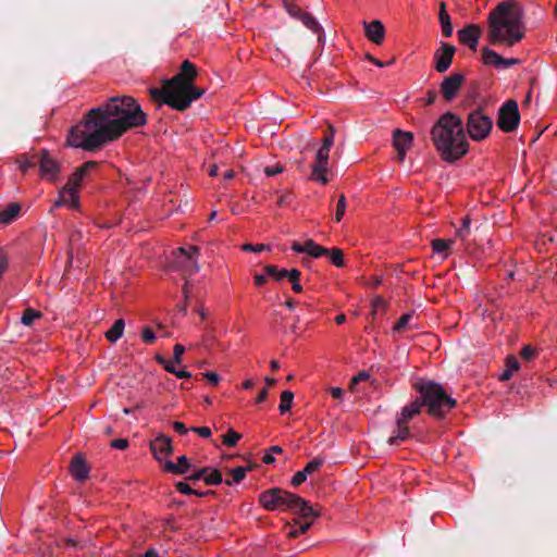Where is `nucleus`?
<instances>
[{
  "instance_id": "1",
  "label": "nucleus",
  "mask_w": 557,
  "mask_h": 557,
  "mask_svg": "<svg viewBox=\"0 0 557 557\" xmlns=\"http://www.w3.org/2000/svg\"><path fill=\"white\" fill-rule=\"evenodd\" d=\"M147 116L131 96L112 97L90 109L67 134V145L94 151L119 139L128 129L146 125Z\"/></svg>"
},
{
  "instance_id": "2",
  "label": "nucleus",
  "mask_w": 557,
  "mask_h": 557,
  "mask_svg": "<svg viewBox=\"0 0 557 557\" xmlns=\"http://www.w3.org/2000/svg\"><path fill=\"white\" fill-rule=\"evenodd\" d=\"M487 39L491 45L510 49L525 37L524 12L516 0L498 3L487 16Z\"/></svg>"
},
{
  "instance_id": "3",
  "label": "nucleus",
  "mask_w": 557,
  "mask_h": 557,
  "mask_svg": "<svg viewBox=\"0 0 557 557\" xmlns=\"http://www.w3.org/2000/svg\"><path fill=\"white\" fill-rule=\"evenodd\" d=\"M196 76V66L185 60L182 63L181 72L168 81L162 88L150 89V95L154 100H160L173 109L184 111L194 100L205 94V89L194 85Z\"/></svg>"
},
{
  "instance_id": "4",
  "label": "nucleus",
  "mask_w": 557,
  "mask_h": 557,
  "mask_svg": "<svg viewBox=\"0 0 557 557\" xmlns=\"http://www.w3.org/2000/svg\"><path fill=\"white\" fill-rule=\"evenodd\" d=\"M431 139L446 162H454L468 153L462 121L454 113L447 112L437 120L431 129Z\"/></svg>"
},
{
  "instance_id": "5",
  "label": "nucleus",
  "mask_w": 557,
  "mask_h": 557,
  "mask_svg": "<svg viewBox=\"0 0 557 557\" xmlns=\"http://www.w3.org/2000/svg\"><path fill=\"white\" fill-rule=\"evenodd\" d=\"M414 389L420 394L422 405L428 406L429 413L434 417H443L456 405V400L435 382L419 381L414 384Z\"/></svg>"
},
{
  "instance_id": "6",
  "label": "nucleus",
  "mask_w": 557,
  "mask_h": 557,
  "mask_svg": "<svg viewBox=\"0 0 557 557\" xmlns=\"http://www.w3.org/2000/svg\"><path fill=\"white\" fill-rule=\"evenodd\" d=\"M467 132L474 141L484 140L493 128V120L482 110H474L469 113L467 119Z\"/></svg>"
},
{
  "instance_id": "7",
  "label": "nucleus",
  "mask_w": 557,
  "mask_h": 557,
  "mask_svg": "<svg viewBox=\"0 0 557 557\" xmlns=\"http://www.w3.org/2000/svg\"><path fill=\"white\" fill-rule=\"evenodd\" d=\"M295 494L280 488H272L260 494L259 502L268 510L289 509Z\"/></svg>"
},
{
  "instance_id": "8",
  "label": "nucleus",
  "mask_w": 557,
  "mask_h": 557,
  "mask_svg": "<svg viewBox=\"0 0 557 557\" xmlns=\"http://www.w3.org/2000/svg\"><path fill=\"white\" fill-rule=\"evenodd\" d=\"M198 257L199 248L197 246L178 248L174 251V263L187 275H194L200 269L198 263Z\"/></svg>"
},
{
  "instance_id": "9",
  "label": "nucleus",
  "mask_w": 557,
  "mask_h": 557,
  "mask_svg": "<svg viewBox=\"0 0 557 557\" xmlns=\"http://www.w3.org/2000/svg\"><path fill=\"white\" fill-rule=\"evenodd\" d=\"M520 122L518 103L515 100L506 101L499 109L497 126L506 133L513 132Z\"/></svg>"
},
{
  "instance_id": "10",
  "label": "nucleus",
  "mask_w": 557,
  "mask_h": 557,
  "mask_svg": "<svg viewBox=\"0 0 557 557\" xmlns=\"http://www.w3.org/2000/svg\"><path fill=\"white\" fill-rule=\"evenodd\" d=\"M39 174L42 178L54 182L61 171L60 161L48 150L44 149L38 154Z\"/></svg>"
},
{
  "instance_id": "11",
  "label": "nucleus",
  "mask_w": 557,
  "mask_h": 557,
  "mask_svg": "<svg viewBox=\"0 0 557 557\" xmlns=\"http://www.w3.org/2000/svg\"><path fill=\"white\" fill-rule=\"evenodd\" d=\"M465 77L460 73H453L445 77L441 85L443 97L447 101H451L458 94L463 84Z\"/></svg>"
},
{
  "instance_id": "12",
  "label": "nucleus",
  "mask_w": 557,
  "mask_h": 557,
  "mask_svg": "<svg viewBox=\"0 0 557 557\" xmlns=\"http://www.w3.org/2000/svg\"><path fill=\"white\" fill-rule=\"evenodd\" d=\"M455 47L449 44H442L440 49L434 53L435 69L440 73L446 72L453 62Z\"/></svg>"
},
{
  "instance_id": "13",
  "label": "nucleus",
  "mask_w": 557,
  "mask_h": 557,
  "mask_svg": "<svg viewBox=\"0 0 557 557\" xmlns=\"http://www.w3.org/2000/svg\"><path fill=\"white\" fill-rule=\"evenodd\" d=\"M54 207H67L70 209H77L79 207L78 190L75 189V187L66 184L59 190Z\"/></svg>"
},
{
  "instance_id": "14",
  "label": "nucleus",
  "mask_w": 557,
  "mask_h": 557,
  "mask_svg": "<svg viewBox=\"0 0 557 557\" xmlns=\"http://www.w3.org/2000/svg\"><path fill=\"white\" fill-rule=\"evenodd\" d=\"M150 449L154 458L159 462L168 461V457L172 454V443L170 437L160 435L150 443Z\"/></svg>"
},
{
  "instance_id": "15",
  "label": "nucleus",
  "mask_w": 557,
  "mask_h": 557,
  "mask_svg": "<svg viewBox=\"0 0 557 557\" xmlns=\"http://www.w3.org/2000/svg\"><path fill=\"white\" fill-rule=\"evenodd\" d=\"M394 147L397 151L399 162L405 160L407 151L412 147L413 135L410 132L396 129L393 136Z\"/></svg>"
},
{
  "instance_id": "16",
  "label": "nucleus",
  "mask_w": 557,
  "mask_h": 557,
  "mask_svg": "<svg viewBox=\"0 0 557 557\" xmlns=\"http://www.w3.org/2000/svg\"><path fill=\"white\" fill-rule=\"evenodd\" d=\"M458 37L461 44L475 51L481 37V28L475 24H469L465 28L458 30Z\"/></svg>"
},
{
  "instance_id": "17",
  "label": "nucleus",
  "mask_w": 557,
  "mask_h": 557,
  "mask_svg": "<svg viewBox=\"0 0 557 557\" xmlns=\"http://www.w3.org/2000/svg\"><path fill=\"white\" fill-rule=\"evenodd\" d=\"M292 250L297 253H307L312 258H320L329 253V249L318 245L312 239L306 240L305 244L294 243Z\"/></svg>"
},
{
  "instance_id": "18",
  "label": "nucleus",
  "mask_w": 557,
  "mask_h": 557,
  "mask_svg": "<svg viewBox=\"0 0 557 557\" xmlns=\"http://www.w3.org/2000/svg\"><path fill=\"white\" fill-rule=\"evenodd\" d=\"M364 34L367 38L375 44L381 45L385 37V28L381 21L374 20L371 22H363Z\"/></svg>"
},
{
  "instance_id": "19",
  "label": "nucleus",
  "mask_w": 557,
  "mask_h": 557,
  "mask_svg": "<svg viewBox=\"0 0 557 557\" xmlns=\"http://www.w3.org/2000/svg\"><path fill=\"white\" fill-rule=\"evenodd\" d=\"M71 474L77 481H85L89 475V467L82 454H76L70 463Z\"/></svg>"
},
{
  "instance_id": "20",
  "label": "nucleus",
  "mask_w": 557,
  "mask_h": 557,
  "mask_svg": "<svg viewBox=\"0 0 557 557\" xmlns=\"http://www.w3.org/2000/svg\"><path fill=\"white\" fill-rule=\"evenodd\" d=\"M97 163L95 161H87L79 168L75 170V172L70 176L67 181V185L75 187L78 190L79 186L87 177V175L96 168Z\"/></svg>"
},
{
  "instance_id": "21",
  "label": "nucleus",
  "mask_w": 557,
  "mask_h": 557,
  "mask_svg": "<svg viewBox=\"0 0 557 557\" xmlns=\"http://www.w3.org/2000/svg\"><path fill=\"white\" fill-rule=\"evenodd\" d=\"M422 401L420 398H416L413 401H411L409 405L404 407L401 409L400 414L397 418V425H403L404 423H407L409 420H411L413 417L420 413L422 408Z\"/></svg>"
},
{
  "instance_id": "22",
  "label": "nucleus",
  "mask_w": 557,
  "mask_h": 557,
  "mask_svg": "<svg viewBox=\"0 0 557 557\" xmlns=\"http://www.w3.org/2000/svg\"><path fill=\"white\" fill-rule=\"evenodd\" d=\"M297 18L300 20L308 29L318 35L319 42H324L323 28L310 13L301 11Z\"/></svg>"
},
{
  "instance_id": "23",
  "label": "nucleus",
  "mask_w": 557,
  "mask_h": 557,
  "mask_svg": "<svg viewBox=\"0 0 557 557\" xmlns=\"http://www.w3.org/2000/svg\"><path fill=\"white\" fill-rule=\"evenodd\" d=\"M289 509L295 510V512L302 518L319 516V513L309 505L307 500L297 495H295L293 505H290Z\"/></svg>"
},
{
  "instance_id": "24",
  "label": "nucleus",
  "mask_w": 557,
  "mask_h": 557,
  "mask_svg": "<svg viewBox=\"0 0 557 557\" xmlns=\"http://www.w3.org/2000/svg\"><path fill=\"white\" fill-rule=\"evenodd\" d=\"M329 172V162H322L314 160L312 164V171H311V180L322 184L326 185L329 182V178L326 176Z\"/></svg>"
},
{
  "instance_id": "25",
  "label": "nucleus",
  "mask_w": 557,
  "mask_h": 557,
  "mask_svg": "<svg viewBox=\"0 0 557 557\" xmlns=\"http://www.w3.org/2000/svg\"><path fill=\"white\" fill-rule=\"evenodd\" d=\"M191 468V465L189 463L186 456H181L177 459V463H174L170 460L165 461L164 469L172 473H180L185 474L187 473Z\"/></svg>"
},
{
  "instance_id": "26",
  "label": "nucleus",
  "mask_w": 557,
  "mask_h": 557,
  "mask_svg": "<svg viewBox=\"0 0 557 557\" xmlns=\"http://www.w3.org/2000/svg\"><path fill=\"white\" fill-rule=\"evenodd\" d=\"M454 243V239L435 238L431 242V247L434 253L441 255L442 259H446Z\"/></svg>"
},
{
  "instance_id": "27",
  "label": "nucleus",
  "mask_w": 557,
  "mask_h": 557,
  "mask_svg": "<svg viewBox=\"0 0 557 557\" xmlns=\"http://www.w3.org/2000/svg\"><path fill=\"white\" fill-rule=\"evenodd\" d=\"M482 60L487 65L502 69L503 57L487 47L482 49Z\"/></svg>"
},
{
  "instance_id": "28",
  "label": "nucleus",
  "mask_w": 557,
  "mask_h": 557,
  "mask_svg": "<svg viewBox=\"0 0 557 557\" xmlns=\"http://www.w3.org/2000/svg\"><path fill=\"white\" fill-rule=\"evenodd\" d=\"M438 17H440V23L442 25L443 34L446 37H450L453 35V26H451V22H450V16L446 11V4L444 2H442L440 4Z\"/></svg>"
},
{
  "instance_id": "29",
  "label": "nucleus",
  "mask_w": 557,
  "mask_h": 557,
  "mask_svg": "<svg viewBox=\"0 0 557 557\" xmlns=\"http://www.w3.org/2000/svg\"><path fill=\"white\" fill-rule=\"evenodd\" d=\"M124 326H125L124 320H122V319L116 320L114 322V324L111 326V329L106 332V338L110 343L117 342L123 336Z\"/></svg>"
},
{
  "instance_id": "30",
  "label": "nucleus",
  "mask_w": 557,
  "mask_h": 557,
  "mask_svg": "<svg viewBox=\"0 0 557 557\" xmlns=\"http://www.w3.org/2000/svg\"><path fill=\"white\" fill-rule=\"evenodd\" d=\"M520 369V364L518 359L515 356H508L506 358V368L502 372L499 380L507 381L509 380L515 372H517Z\"/></svg>"
},
{
  "instance_id": "31",
  "label": "nucleus",
  "mask_w": 557,
  "mask_h": 557,
  "mask_svg": "<svg viewBox=\"0 0 557 557\" xmlns=\"http://www.w3.org/2000/svg\"><path fill=\"white\" fill-rule=\"evenodd\" d=\"M21 208L17 203H11L7 209L0 212V223L8 224L13 221Z\"/></svg>"
},
{
  "instance_id": "32",
  "label": "nucleus",
  "mask_w": 557,
  "mask_h": 557,
  "mask_svg": "<svg viewBox=\"0 0 557 557\" xmlns=\"http://www.w3.org/2000/svg\"><path fill=\"white\" fill-rule=\"evenodd\" d=\"M249 470H250L249 467H237V468L230 470L232 480H226L225 484L231 486L233 484H237V483L242 482Z\"/></svg>"
},
{
  "instance_id": "33",
  "label": "nucleus",
  "mask_w": 557,
  "mask_h": 557,
  "mask_svg": "<svg viewBox=\"0 0 557 557\" xmlns=\"http://www.w3.org/2000/svg\"><path fill=\"white\" fill-rule=\"evenodd\" d=\"M294 394L290 391H284L281 393V400L278 405V411L284 414L288 412L293 406Z\"/></svg>"
},
{
  "instance_id": "34",
  "label": "nucleus",
  "mask_w": 557,
  "mask_h": 557,
  "mask_svg": "<svg viewBox=\"0 0 557 557\" xmlns=\"http://www.w3.org/2000/svg\"><path fill=\"white\" fill-rule=\"evenodd\" d=\"M41 318V312L38 311V310H35V309H32V308H27L24 312H23V315L21 318V322L26 325V326H29L33 324V322L37 319H40Z\"/></svg>"
},
{
  "instance_id": "35",
  "label": "nucleus",
  "mask_w": 557,
  "mask_h": 557,
  "mask_svg": "<svg viewBox=\"0 0 557 557\" xmlns=\"http://www.w3.org/2000/svg\"><path fill=\"white\" fill-rule=\"evenodd\" d=\"M203 481L206 484H209V485L220 484L222 482V474L216 469L208 468V472L205 474Z\"/></svg>"
},
{
  "instance_id": "36",
  "label": "nucleus",
  "mask_w": 557,
  "mask_h": 557,
  "mask_svg": "<svg viewBox=\"0 0 557 557\" xmlns=\"http://www.w3.org/2000/svg\"><path fill=\"white\" fill-rule=\"evenodd\" d=\"M323 463L324 458L315 457L312 460H310L301 471L305 472L307 476H309L310 474L318 471Z\"/></svg>"
},
{
  "instance_id": "37",
  "label": "nucleus",
  "mask_w": 557,
  "mask_h": 557,
  "mask_svg": "<svg viewBox=\"0 0 557 557\" xmlns=\"http://www.w3.org/2000/svg\"><path fill=\"white\" fill-rule=\"evenodd\" d=\"M288 271L286 269H278L275 265H267L265 272L268 275L272 276L276 281H281L283 277L288 275Z\"/></svg>"
},
{
  "instance_id": "38",
  "label": "nucleus",
  "mask_w": 557,
  "mask_h": 557,
  "mask_svg": "<svg viewBox=\"0 0 557 557\" xmlns=\"http://www.w3.org/2000/svg\"><path fill=\"white\" fill-rule=\"evenodd\" d=\"M242 438V435L234 430L230 429L226 434L223 435L222 442L228 447H233Z\"/></svg>"
},
{
  "instance_id": "39",
  "label": "nucleus",
  "mask_w": 557,
  "mask_h": 557,
  "mask_svg": "<svg viewBox=\"0 0 557 557\" xmlns=\"http://www.w3.org/2000/svg\"><path fill=\"white\" fill-rule=\"evenodd\" d=\"M408 434H409V431H408L406 423H404L403 425H397V433L395 436H391L388 438V444L394 445V444H396V442L398 440L404 441L408 437Z\"/></svg>"
},
{
  "instance_id": "40",
  "label": "nucleus",
  "mask_w": 557,
  "mask_h": 557,
  "mask_svg": "<svg viewBox=\"0 0 557 557\" xmlns=\"http://www.w3.org/2000/svg\"><path fill=\"white\" fill-rule=\"evenodd\" d=\"M330 256V260L332 261V263L338 268L343 267L345 261H344V255H343V251L338 248H333L332 250H329V253Z\"/></svg>"
},
{
  "instance_id": "41",
  "label": "nucleus",
  "mask_w": 557,
  "mask_h": 557,
  "mask_svg": "<svg viewBox=\"0 0 557 557\" xmlns=\"http://www.w3.org/2000/svg\"><path fill=\"white\" fill-rule=\"evenodd\" d=\"M347 208V201L344 195H341L336 205V211H335V221L341 222L343 216L345 215Z\"/></svg>"
},
{
  "instance_id": "42",
  "label": "nucleus",
  "mask_w": 557,
  "mask_h": 557,
  "mask_svg": "<svg viewBox=\"0 0 557 557\" xmlns=\"http://www.w3.org/2000/svg\"><path fill=\"white\" fill-rule=\"evenodd\" d=\"M287 277L293 283V286H292L293 290L296 293H300L302 290V286L298 282L299 277H300V271L297 269H292L288 271Z\"/></svg>"
},
{
  "instance_id": "43",
  "label": "nucleus",
  "mask_w": 557,
  "mask_h": 557,
  "mask_svg": "<svg viewBox=\"0 0 557 557\" xmlns=\"http://www.w3.org/2000/svg\"><path fill=\"white\" fill-rule=\"evenodd\" d=\"M470 218L465 216L462 220V225L460 228L456 231V237L460 238L462 242L467 240L468 233L470 231Z\"/></svg>"
},
{
  "instance_id": "44",
  "label": "nucleus",
  "mask_w": 557,
  "mask_h": 557,
  "mask_svg": "<svg viewBox=\"0 0 557 557\" xmlns=\"http://www.w3.org/2000/svg\"><path fill=\"white\" fill-rule=\"evenodd\" d=\"M312 522H304V523H300L298 528H292L287 535L289 537H297L299 536L300 534H305L309 528L311 527Z\"/></svg>"
},
{
  "instance_id": "45",
  "label": "nucleus",
  "mask_w": 557,
  "mask_h": 557,
  "mask_svg": "<svg viewBox=\"0 0 557 557\" xmlns=\"http://www.w3.org/2000/svg\"><path fill=\"white\" fill-rule=\"evenodd\" d=\"M16 163L23 173L35 165L34 161L26 154L21 156Z\"/></svg>"
},
{
  "instance_id": "46",
  "label": "nucleus",
  "mask_w": 557,
  "mask_h": 557,
  "mask_svg": "<svg viewBox=\"0 0 557 557\" xmlns=\"http://www.w3.org/2000/svg\"><path fill=\"white\" fill-rule=\"evenodd\" d=\"M283 7L285 8V10L287 11V13L292 16V17H295L297 18V16L300 14V12L302 11L301 9H299L293 1H289V0H283Z\"/></svg>"
},
{
  "instance_id": "47",
  "label": "nucleus",
  "mask_w": 557,
  "mask_h": 557,
  "mask_svg": "<svg viewBox=\"0 0 557 557\" xmlns=\"http://www.w3.org/2000/svg\"><path fill=\"white\" fill-rule=\"evenodd\" d=\"M411 318H412V315L409 313L403 314L399 318V320L397 321V323L395 324L394 331L395 332L404 331L409 325V321L411 320Z\"/></svg>"
},
{
  "instance_id": "48",
  "label": "nucleus",
  "mask_w": 557,
  "mask_h": 557,
  "mask_svg": "<svg viewBox=\"0 0 557 557\" xmlns=\"http://www.w3.org/2000/svg\"><path fill=\"white\" fill-rule=\"evenodd\" d=\"M176 488H177V491H178L180 493L185 494V495H193V494L198 495V496H202V495H205V493H198V492L194 491V490L189 486V484H187L186 482H178V483L176 484Z\"/></svg>"
},
{
  "instance_id": "49",
  "label": "nucleus",
  "mask_w": 557,
  "mask_h": 557,
  "mask_svg": "<svg viewBox=\"0 0 557 557\" xmlns=\"http://www.w3.org/2000/svg\"><path fill=\"white\" fill-rule=\"evenodd\" d=\"M385 308H386V302L382 297L377 296L372 300V314L375 315L380 311H384Z\"/></svg>"
},
{
  "instance_id": "50",
  "label": "nucleus",
  "mask_w": 557,
  "mask_h": 557,
  "mask_svg": "<svg viewBox=\"0 0 557 557\" xmlns=\"http://www.w3.org/2000/svg\"><path fill=\"white\" fill-rule=\"evenodd\" d=\"M141 338L146 344H152L156 341L154 332L150 327H144Z\"/></svg>"
},
{
  "instance_id": "51",
  "label": "nucleus",
  "mask_w": 557,
  "mask_h": 557,
  "mask_svg": "<svg viewBox=\"0 0 557 557\" xmlns=\"http://www.w3.org/2000/svg\"><path fill=\"white\" fill-rule=\"evenodd\" d=\"M185 352V347L181 344H176L173 348V359L174 361L180 364L182 363V356Z\"/></svg>"
},
{
  "instance_id": "52",
  "label": "nucleus",
  "mask_w": 557,
  "mask_h": 557,
  "mask_svg": "<svg viewBox=\"0 0 557 557\" xmlns=\"http://www.w3.org/2000/svg\"><path fill=\"white\" fill-rule=\"evenodd\" d=\"M242 248L245 251H252V252H261V251H263L265 249H269V247L263 245V244H257V245L245 244V245H243Z\"/></svg>"
},
{
  "instance_id": "53",
  "label": "nucleus",
  "mask_w": 557,
  "mask_h": 557,
  "mask_svg": "<svg viewBox=\"0 0 557 557\" xmlns=\"http://www.w3.org/2000/svg\"><path fill=\"white\" fill-rule=\"evenodd\" d=\"M307 475L302 471L296 472L292 478V484L294 486H299L301 483H304L307 480Z\"/></svg>"
},
{
  "instance_id": "54",
  "label": "nucleus",
  "mask_w": 557,
  "mask_h": 557,
  "mask_svg": "<svg viewBox=\"0 0 557 557\" xmlns=\"http://www.w3.org/2000/svg\"><path fill=\"white\" fill-rule=\"evenodd\" d=\"M157 359H158V361H159V362H161V363L164 366V369H165L168 372H170V373H172V374H174V373H175L176 368H175V366H174V364H175L176 362L174 361V359H173L172 361H165L164 359H162V358H160V357H158Z\"/></svg>"
},
{
  "instance_id": "55",
  "label": "nucleus",
  "mask_w": 557,
  "mask_h": 557,
  "mask_svg": "<svg viewBox=\"0 0 557 557\" xmlns=\"http://www.w3.org/2000/svg\"><path fill=\"white\" fill-rule=\"evenodd\" d=\"M202 375L213 385H218L220 383L221 379L216 372H205Z\"/></svg>"
},
{
  "instance_id": "56",
  "label": "nucleus",
  "mask_w": 557,
  "mask_h": 557,
  "mask_svg": "<svg viewBox=\"0 0 557 557\" xmlns=\"http://www.w3.org/2000/svg\"><path fill=\"white\" fill-rule=\"evenodd\" d=\"M190 431L198 433L202 437L211 436V430L208 426H194L190 429Z\"/></svg>"
},
{
  "instance_id": "57",
  "label": "nucleus",
  "mask_w": 557,
  "mask_h": 557,
  "mask_svg": "<svg viewBox=\"0 0 557 557\" xmlns=\"http://www.w3.org/2000/svg\"><path fill=\"white\" fill-rule=\"evenodd\" d=\"M8 269V258L5 253L0 249V280L2 278L3 273Z\"/></svg>"
},
{
  "instance_id": "58",
  "label": "nucleus",
  "mask_w": 557,
  "mask_h": 557,
  "mask_svg": "<svg viewBox=\"0 0 557 557\" xmlns=\"http://www.w3.org/2000/svg\"><path fill=\"white\" fill-rule=\"evenodd\" d=\"M330 150L320 147L315 154V160L322 162H329Z\"/></svg>"
},
{
  "instance_id": "59",
  "label": "nucleus",
  "mask_w": 557,
  "mask_h": 557,
  "mask_svg": "<svg viewBox=\"0 0 557 557\" xmlns=\"http://www.w3.org/2000/svg\"><path fill=\"white\" fill-rule=\"evenodd\" d=\"M111 446L113 448H116V449H126L128 447V441L125 440V438H119V440H114L112 443H111Z\"/></svg>"
},
{
  "instance_id": "60",
  "label": "nucleus",
  "mask_w": 557,
  "mask_h": 557,
  "mask_svg": "<svg viewBox=\"0 0 557 557\" xmlns=\"http://www.w3.org/2000/svg\"><path fill=\"white\" fill-rule=\"evenodd\" d=\"M521 356L525 360H530V359H532L535 356V350L532 347H530V346H524L521 349Z\"/></svg>"
},
{
  "instance_id": "61",
  "label": "nucleus",
  "mask_w": 557,
  "mask_h": 557,
  "mask_svg": "<svg viewBox=\"0 0 557 557\" xmlns=\"http://www.w3.org/2000/svg\"><path fill=\"white\" fill-rule=\"evenodd\" d=\"M283 171V168L281 165H274V166H267L264 169V173L268 175V176H274L276 174H280L282 173Z\"/></svg>"
},
{
  "instance_id": "62",
  "label": "nucleus",
  "mask_w": 557,
  "mask_h": 557,
  "mask_svg": "<svg viewBox=\"0 0 557 557\" xmlns=\"http://www.w3.org/2000/svg\"><path fill=\"white\" fill-rule=\"evenodd\" d=\"M207 472H208V468L199 469V470L195 471L194 473H191L190 475H188V479L194 480V481H197L200 479L203 480V476Z\"/></svg>"
},
{
  "instance_id": "63",
  "label": "nucleus",
  "mask_w": 557,
  "mask_h": 557,
  "mask_svg": "<svg viewBox=\"0 0 557 557\" xmlns=\"http://www.w3.org/2000/svg\"><path fill=\"white\" fill-rule=\"evenodd\" d=\"M173 428H174V430H175L177 433H180V434H182V435L187 434V433H188V431H189V430L185 426V424H184L183 422H180V421H175V422H173Z\"/></svg>"
},
{
  "instance_id": "64",
  "label": "nucleus",
  "mask_w": 557,
  "mask_h": 557,
  "mask_svg": "<svg viewBox=\"0 0 557 557\" xmlns=\"http://www.w3.org/2000/svg\"><path fill=\"white\" fill-rule=\"evenodd\" d=\"M367 379H369V374L367 372H360L358 375L351 379L350 387L352 388L357 383Z\"/></svg>"
}]
</instances>
